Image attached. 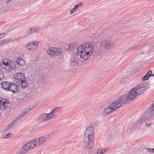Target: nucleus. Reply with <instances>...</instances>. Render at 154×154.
I'll return each instance as SVG.
<instances>
[{
    "instance_id": "30",
    "label": "nucleus",
    "mask_w": 154,
    "mask_h": 154,
    "mask_svg": "<svg viewBox=\"0 0 154 154\" xmlns=\"http://www.w3.org/2000/svg\"><path fill=\"white\" fill-rule=\"evenodd\" d=\"M83 5V2H80L79 3H78L76 5H75V8H77L79 7H81Z\"/></svg>"
},
{
    "instance_id": "22",
    "label": "nucleus",
    "mask_w": 154,
    "mask_h": 154,
    "mask_svg": "<svg viewBox=\"0 0 154 154\" xmlns=\"http://www.w3.org/2000/svg\"><path fill=\"white\" fill-rule=\"evenodd\" d=\"M25 149V148H23H23L21 149L16 154H25L27 151Z\"/></svg>"
},
{
    "instance_id": "54",
    "label": "nucleus",
    "mask_w": 154,
    "mask_h": 154,
    "mask_svg": "<svg viewBox=\"0 0 154 154\" xmlns=\"http://www.w3.org/2000/svg\"><path fill=\"white\" fill-rule=\"evenodd\" d=\"M153 149H154V148H153Z\"/></svg>"
},
{
    "instance_id": "1",
    "label": "nucleus",
    "mask_w": 154,
    "mask_h": 154,
    "mask_svg": "<svg viewBox=\"0 0 154 154\" xmlns=\"http://www.w3.org/2000/svg\"><path fill=\"white\" fill-rule=\"evenodd\" d=\"M77 53L79 56L84 60H87L90 56H101L102 51L94 49V47L89 43H85L79 46L77 48Z\"/></svg>"
},
{
    "instance_id": "5",
    "label": "nucleus",
    "mask_w": 154,
    "mask_h": 154,
    "mask_svg": "<svg viewBox=\"0 0 154 154\" xmlns=\"http://www.w3.org/2000/svg\"><path fill=\"white\" fill-rule=\"evenodd\" d=\"M14 77L17 83L21 85L22 88L25 89L27 86L28 83L23 73L20 72L15 73Z\"/></svg>"
},
{
    "instance_id": "10",
    "label": "nucleus",
    "mask_w": 154,
    "mask_h": 154,
    "mask_svg": "<svg viewBox=\"0 0 154 154\" xmlns=\"http://www.w3.org/2000/svg\"><path fill=\"white\" fill-rule=\"evenodd\" d=\"M94 139H91V138H84V144L85 148L87 149H90L93 147Z\"/></svg>"
},
{
    "instance_id": "48",
    "label": "nucleus",
    "mask_w": 154,
    "mask_h": 154,
    "mask_svg": "<svg viewBox=\"0 0 154 154\" xmlns=\"http://www.w3.org/2000/svg\"><path fill=\"white\" fill-rule=\"evenodd\" d=\"M3 42L2 41H0V44H2Z\"/></svg>"
},
{
    "instance_id": "29",
    "label": "nucleus",
    "mask_w": 154,
    "mask_h": 154,
    "mask_svg": "<svg viewBox=\"0 0 154 154\" xmlns=\"http://www.w3.org/2000/svg\"><path fill=\"white\" fill-rule=\"evenodd\" d=\"M42 115H43V117H44L45 121L48 120V117L47 116V113L43 114Z\"/></svg>"
},
{
    "instance_id": "15",
    "label": "nucleus",
    "mask_w": 154,
    "mask_h": 154,
    "mask_svg": "<svg viewBox=\"0 0 154 154\" xmlns=\"http://www.w3.org/2000/svg\"><path fill=\"white\" fill-rule=\"evenodd\" d=\"M78 55H75L71 60V64L72 66H75L76 65L80 64L81 63L79 59Z\"/></svg>"
},
{
    "instance_id": "9",
    "label": "nucleus",
    "mask_w": 154,
    "mask_h": 154,
    "mask_svg": "<svg viewBox=\"0 0 154 154\" xmlns=\"http://www.w3.org/2000/svg\"><path fill=\"white\" fill-rule=\"evenodd\" d=\"M94 128L93 126L88 127L86 128L84 138L94 139Z\"/></svg>"
},
{
    "instance_id": "49",
    "label": "nucleus",
    "mask_w": 154,
    "mask_h": 154,
    "mask_svg": "<svg viewBox=\"0 0 154 154\" xmlns=\"http://www.w3.org/2000/svg\"><path fill=\"white\" fill-rule=\"evenodd\" d=\"M140 54H144V52H142L140 53Z\"/></svg>"
},
{
    "instance_id": "7",
    "label": "nucleus",
    "mask_w": 154,
    "mask_h": 154,
    "mask_svg": "<svg viewBox=\"0 0 154 154\" xmlns=\"http://www.w3.org/2000/svg\"><path fill=\"white\" fill-rule=\"evenodd\" d=\"M63 50L58 47H51L47 50V54L50 57H55L62 54Z\"/></svg>"
},
{
    "instance_id": "38",
    "label": "nucleus",
    "mask_w": 154,
    "mask_h": 154,
    "mask_svg": "<svg viewBox=\"0 0 154 154\" xmlns=\"http://www.w3.org/2000/svg\"><path fill=\"white\" fill-rule=\"evenodd\" d=\"M13 42V40L12 38H10L8 39V40L6 41L7 42Z\"/></svg>"
},
{
    "instance_id": "40",
    "label": "nucleus",
    "mask_w": 154,
    "mask_h": 154,
    "mask_svg": "<svg viewBox=\"0 0 154 154\" xmlns=\"http://www.w3.org/2000/svg\"><path fill=\"white\" fill-rule=\"evenodd\" d=\"M13 40V42L14 41H17L19 40V37L18 38H12Z\"/></svg>"
},
{
    "instance_id": "34",
    "label": "nucleus",
    "mask_w": 154,
    "mask_h": 154,
    "mask_svg": "<svg viewBox=\"0 0 154 154\" xmlns=\"http://www.w3.org/2000/svg\"><path fill=\"white\" fill-rule=\"evenodd\" d=\"M11 134L10 133H8L7 134H6V137H5V138H8L10 137L11 136Z\"/></svg>"
},
{
    "instance_id": "47",
    "label": "nucleus",
    "mask_w": 154,
    "mask_h": 154,
    "mask_svg": "<svg viewBox=\"0 0 154 154\" xmlns=\"http://www.w3.org/2000/svg\"><path fill=\"white\" fill-rule=\"evenodd\" d=\"M6 135H5H5H3V138H5V137H6Z\"/></svg>"
},
{
    "instance_id": "27",
    "label": "nucleus",
    "mask_w": 154,
    "mask_h": 154,
    "mask_svg": "<svg viewBox=\"0 0 154 154\" xmlns=\"http://www.w3.org/2000/svg\"><path fill=\"white\" fill-rule=\"evenodd\" d=\"M38 119L39 121L40 122H43L45 121V119H44V117L42 115H41L38 118Z\"/></svg>"
},
{
    "instance_id": "14",
    "label": "nucleus",
    "mask_w": 154,
    "mask_h": 154,
    "mask_svg": "<svg viewBox=\"0 0 154 154\" xmlns=\"http://www.w3.org/2000/svg\"><path fill=\"white\" fill-rule=\"evenodd\" d=\"M38 44V42H32L27 44L26 47L29 50L34 51L37 49Z\"/></svg>"
},
{
    "instance_id": "17",
    "label": "nucleus",
    "mask_w": 154,
    "mask_h": 154,
    "mask_svg": "<svg viewBox=\"0 0 154 154\" xmlns=\"http://www.w3.org/2000/svg\"><path fill=\"white\" fill-rule=\"evenodd\" d=\"M8 65L9 68H8V69H6V70L8 72H11V71L16 69V66L13 61H9Z\"/></svg>"
},
{
    "instance_id": "4",
    "label": "nucleus",
    "mask_w": 154,
    "mask_h": 154,
    "mask_svg": "<svg viewBox=\"0 0 154 154\" xmlns=\"http://www.w3.org/2000/svg\"><path fill=\"white\" fill-rule=\"evenodd\" d=\"M46 138L44 137H40L35 139L29 142H28L23 146L27 151L42 144L46 140Z\"/></svg>"
},
{
    "instance_id": "46",
    "label": "nucleus",
    "mask_w": 154,
    "mask_h": 154,
    "mask_svg": "<svg viewBox=\"0 0 154 154\" xmlns=\"http://www.w3.org/2000/svg\"><path fill=\"white\" fill-rule=\"evenodd\" d=\"M149 124L148 123H146V127H149Z\"/></svg>"
},
{
    "instance_id": "41",
    "label": "nucleus",
    "mask_w": 154,
    "mask_h": 154,
    "mask_svg": "<svg viewBox=\"0 0 154 154\" xmlns=\"http://www.w3.org/2000/svg\"><path fill=\"white\" fill-rule=\"evenodd\" d=\"M150 108L154 110V100L152 102V106Z\"/></svg>"
},
{
    "instance_id": "23",
    "label": "nucleus",
    "mask_w": 154,
    "mask_h": 154,
    "mask_svg": "<svg viewBox=\"0 0 154 154\" xmlns=\"http://www.w3.org/2000/svg\"><path fill=\"white\" fill-rule=\"evenodd\" d=\"M140 45H137L135 46H133L132 47H131L130 48L129 50H133L134 49H139L140 48H141L142 46L143 45H141V46L140 47H139V46Z\"/></svg>"
},
{
    "instance_id": "50",
    "label": "nucleus",
    "mask_w": 154,
    "mask_h": 154,
    "mask_svg": "<svg viewBox=\"0 0 154 154\" xmlns=\"http://www.w3.org/2000/svg\"><path fill=\"white\" fill-rule=\"evenodd\" d=\"M56 134H57V133L56 132H54L53 135H56Z\"/></svg>"
},
{
    "instance_id": "21",
    "label": "nucleus",
    "mask_w": 154,
    "mask_h": 154,
    "mask_svg": "<svg viewBox=\"0 0 154 154\" xmlns=\"http://www.w3.org/2000/svg\"><path fill=\"white\" fill-rule=\"evenodd\" d=\"M30 29L31 31H32L31 33H32V34L36 32H38L40 30V29L39 27H34L32 28H31Z\"/></svg>"
},
{
    "instance_id": "24",
    "label": "nucleus",
    "mask_w": 154,
    "mask_h": 154,
    "mask_svg": "<svg viewBox=\"0 0 154 154\" xmlns=\"http://www.w3.org/2000/svg\"><path fill=\"white\" fill-rule=\"evenodd\" d=\"M149 72H147V73H146V74L145 75H144L143 77V78H142L143 80H146L149 79Z\"/></svg>"
},
{
    "instance_id": "53",
    "label": "nucleus",
    "mask_w": 154,
    "mask_h": 154,
    "mask_svg": "<svg viewBox=\"0 0 154 154\" xmlns=\"http://www.w3.org/2000/svg\"><path fill=\"white\" fill-rule=\"evenodd\" d=\"M153 49H154V46H153Z\"/></svg>"
},
{
    "instance_id": "20",
    "label": "nucleus",
    "mask_w": 154,
    "mask_h": 154,
    "mask_svg": "<svg viewBox=\"0 0 154 154\" xmlns=\"http://www.w3.org/2000/svg\"><path fill=\"white\" fill-rule=\"evenodd\" d=\"M16 62L17 63L21 66H23L25 64V62L23 60L21 59L20 57L18 58L17 59Z\"/></svg>"
},
{
    "instance_id": "16",
    "label": "nucleus",
    "mask_w": 154,
    "mask_h": 154,
    "mask_svg": "<svg viewBox=\"0 0 154 154\" xmlns=\"http://www.w3.org/2000/svg\"><path fill=\"white\" fill-rule=\"evenodd\" d=\"M9 61L10 60L7 58H4L0 62V64L2 67L5 70L6 69L9 68L8 66Z\"/></svg>"
},
{
    "instance_id": "51",
    "label": "nucleus",
    "mask_w": 154,
    "mask_h": 154,
    "mask_svg": "<svg viewBox=\"0 0 154 154\" xmlns=\"http://www.w3.org/2000/svg\"><path fill=\"white\" fill-rule=\"evenodd\" d=\"M67 46L68 47V49L69 48H70V47L68 45Z\"/></svg>"
},
{
    "instance_id": "35",
    "label": "nucleus",
    "mask_w": 154,
    "mask_h": 154,
    "mask_svg": "<svg viewBox=\"0 0 154 154\" xmlns=\"http://www.w3.org/2000/svg\"><path fill=\"white\" fill-rule=\"evenodd\" d=\"M99 149L100 150V151H101V152L102 153H104L106 152V150L104 149H102L101 148H100Z\"/></svg>"
},
{
    "instance_id": "6",
    "label": "nucleus",
    "mask_w": 154,
    "mask_h": 154,
    "mask_svg": "<svg viewBox=\"0 0 154 154\" xmlns=\"http://www.w3.org/2000/svg\"><path fill=\"white\" fill-rule=\"evenodd\" d=\"M30 110L31 109H24L21 114L19 115L18 117L15 120H13L11 124L8 125L6 128L3 129V132H6L13 127L19 121V120L23 117L26 114L28 113Z\"/></svg>"
},
{
    "instance_id": "45",
    "label": "nucleus",
    "mask_w": 154,
    "mask_h": 154,
    "mask_svg": "<svg viewBox=\"0 0 154 154\" xmlns=\"http://www.w3.org/2000/svg\"><path fill=\"white\" fill-rule=\"evenodd\" d=\"M127 131V132L129 133V132H130L131 131V130L130 129H128Z\"/></svg>"
},
{
    "instance_id": "25",
    "label": "nucleus",
    "mask_w": 154,
    "mask_h": 154,
    "mask_svg": "<svg viewBox=\"0 0 154 154\" xmlns=\"http://www.w3.org/2000/svg\"><path fill=\"white\" fill-rule=\"evenodd\" d=\"M3 72L0 70V80H2L4 78Z\"/></svg>"
},
{
    "instance_id": "26",
    "label": "nucleus",
    "mask_w": 154,
    "mask_h": 154,
    "mask_svg": "<svg viewBox=\"0 0 154 154\" xmlns=\"http://www.w3.org/2000/svg\"><path fill=\"white\" fill-rule=\"evenodd\" d=\"M47 116H48V120L51 119L53 117L54 115H53L51 112L50 113H47Z\"/></svg>"
},
{
    "instance_id": "3",
    "label": "nucleus",
    "mask_w": 154,
    "mask_h": 154,
    "mask_svg": "<svg viewBox=\"0 0 154 154\" xmlns=\"http://www.w3.org/2000/svg\"><path fill=\"white\" fill-rule=\"evenodd\" d=\"M121 103L118 99H115L110 105V106L105 108L103 111L102 114L103 116H105L111 113L112 111L117 110L119 108L122 106Z\"/></svg>"
},
{
    "instance_id": "36",
    "label": "nucleus",
    "mask_w": 154,
    "mask_h": 154,
    "mask_svg": "<svg viewBox=\"0 0 154 154\" xmlns=\"http://www.w3.org/2000/svg\"><path fill=\"white\" fill-rule=\"evenodd\" d=\"M31 32L32 31H31L30 29H29L27 30V34L28 35H29L31 34H32V33H31Z\"/></svg>"
},
{
    "instance_id": "8",
    "label": "nucleus",
    "mask_w": 154,
    "mask_h": 154,
    "mask_svg": "<svg viewBox=\"0 0 154 154\" xmlns=\"http://www.w3.org/2000/svg\"><path fill=\"white\" fill-rule=\"evenodd\" d=\"M147 85L146 83H140L138 85L134 87L133 88L138 95L143 93L147 89Z\"/></svg>"
},
{
    "instance_id": "28",
    "label": "nucleus",
    "mask_w": 154,
    "mask_h": 154,
    "mask_svg": "<svg viewBox=\"0 0 154 154\" xmlns=\"http://www.w3.org/2000/svg\"><path fill=\"white\" fill-rule=\"evenodd\" d=\"M75 8V6H74L73 8L71 11L70 13V14H71L74 12H75V11H76L77 9H76L77 8Z\"/></svg>"
},
{
    "instance_id": "37",
    "label": "nucleus",
    "mask_w": 154,
    "mask_h": 154,
    "mask_svg": "<svg viewBox=\"0 0 154 154\" xmlns=\"http://www.w3.org/2000/svg\"><path fill=\"white\" fill-rule=\"evenodd\" d=\"M146 149L148 151H149L151 152H154V149H150V148H147Z\"/></svg>"
},
{
    "instance_id": "18",
    "label": "nucleus",
    "mask_w": 154,
    "mask_h": 154,
    "mask_svg": "<svg viewBox=\"0 0 154 154\" xmlns=\"http://www.w3.org/2000/svg\"><path fill=\"white\" fill-rule=\"evenodd\" d=\"M11 82L7 81L2 82L1 84V87L5 90L8 91L9 90V88L11 85Z\"/></svg>"
},
{
    "instance_id": "39",
    "label": "nucleus",
    "mask_w": 154,
    "mask_h": 154,
    "mask_svg": "<svg viewBox=\"0 0 154 154\" xmlns=\"http://www.w3.org/2000/svg\"><path fill=\"white\" fill-rule=\"evenodd\" d=\"M97 154H103L101 152V151H100V150L99 149H98L97 151Z\"/></svg>"
},
{
    "instance_id": "33",
    "label": "nucleus",
    "mask_w": 154,
    "mask_h": 154,
    "mask_svg": "<svg viewBox=\"0 0 154 154\" xmlns=\"http://www.w3.org/2000/svg\"><path fill=\"white\" fill-rule=\"evenodd\" d=\"M27 37V36L26 35H24L23 36H21L19 37V39L20 40L21 39H23L24 38H25Z\"/></svg>"
},
{
    "instance_id": "52",
    "label": "nucleus",
    "mask_w": 154,
    "mask_h": 154,
    "mask_svg": "<svg viewBox=\"0 0 154 154\" xmlns=\"http://www.w3.org/2000/svg\"><path fill=\"white\" fill-rule=\"evenodd\" d=\"M3 37V36H2V37H0V39L1 38H2Z\"/></svg>"
},
{
    "instance_id": "11",
    "label": "nucleus",
    "mask_w": 154,
    "mask_h": 154,
    "mask_svg": "<svg viewBox=\"0 0 154 154\" xmlns=\"http://www.w3.org/2000/svg\"><path fill=\"white\" fill-rule=\"evenodd\" d=\"M154 115V110L151 108L146 110V112L142 117V119L146 120L150 118Z\"/></svg>"
},
{
    "instance_id": "42",
    "label": "nucleus",
    "mask_w": 154,
    "mask_h": 154,
    "mask_svg": "<svg viewBox=\"0 0 154 154\" xmlns=\"http://www.w3.org/2000/svg\"><path fill=\"white\" fill-rule=\"evenodd\" d=\"M13 0H6V3L7 4H8L9 3L13 1Z\"/></svg>"
},
{
    "instance_id": "44",
    "label": "nucleus",
    "mask_w": 154,
    "mask_h": 154,
    "mask_svg": "<svg viewBox=\"0 0 154 154\" xmlns=\"http://www.w3.org/2000/svg\"><path fill=\"white\" fill-rule=\"evenodd\" d=\"M129 49H126V50H125V51H124V53H127L129 50Z\"/></svg>"
},
{
    "instance_id": "2",
    "label": "nucleus",
    "mask_w": 154,
    "mask_h": 154,
    "mask_svg": "<svg viewBox=\"0 0 154 154\" xmlns=\"http://www.w3.org/2000/svg\"><path fill=\"white\" fill-rule=\"evenodd\" d=\"M136 92L134 89L133 88L128 95H123L118 98L123 106L130 100L136 98L139 96Z\"/></svg>"
},
{
    "instance_id": "19",
    "label": "nucleus",
    "mask_w": 154,
    "mask_h": 154,
    "mask_svg": "<svg viewBox=\"0 0 154 154\" xmlns=\"http://www.w3.org/2000/svg\"><path fill=\"white\" fill-rule=\"evenodd\" d=\"M6 104V100H2L1 98H0V109L2 110H4L6 107L5 106Z\"/></svg>"
},
{
    "instance_id": "13",
    "label": "nucleus",
    "mask_w": 154,
    "mask_h": 154,
    "mask_svg": "<svg viewBox=\"0 0 154 154\" xmlns=\"http://www.w3.org/2000/svg\"><path fill=\"white\" fill-rule=\"evenodd\" d=\"M19 88L17 84L14 82H11L9 88V90L14 94L17 93L19 92Z\"/></svg>"
},
{
    "instance_id": "32",
    "label": "nucleus",
    "mask_w": 154,
    "mask_h": 154,
    "mask_svg": "<svg viewBox=\"0 0 154 154\" xmlns=\"http://www.w3.org/2000/svg\"><path fill=\"white\" fill-rule=\"evenodd\" d=\"M148 72H149V77L151 76H154V74H152L151 70H149Z\"/></svg>"
},
{
    "instance_id": "43",
    "label": "nucleus",
    "mask_w": 154,
    "mask_h": 154,
    "mask_svg": "<svg viewBox=\"0 0 154 154\" xmlns=\"http://www.w3.org/2000/svg\"><path fill=\"white\" fill-rule=\"evenodd\" d=\"M5 33H3L2 34H0V37H1L2 36H3V37L5 36Z\"/></svg>"
},
{
    "instance_id": "31",
    "label": "nucleus",
    "mask_w": 154,
    "mask_h": 154,
    "mask_svg": "<svg viewBox=\"0 0 154 154\" xmlns=\"http://www.w3.org/2000/svg\"><path fill=\"white\" fill-rule=\"evenodd\" d=\"M59 109V107H56V108H54L53 109H52V112H51L54 115V114L55 113V111L57 109Z\"/></svg>"
},
{
    "instance_id": "12",
    "label": "nucleus",
    "mask_w": 154,
    "mask_h": 154,
    "mask_svg": "<svg viewBox=\"0 0 154 154\" xmlns=\"http://www.w3.org/2000/svg\"><path fill=\"white\" fill-rule=\"evenodd\" d=\"M113 45V44L110 40H104L102 41L100 46L107 49L112 46Z\"/></svg>"
}]
</instances>
